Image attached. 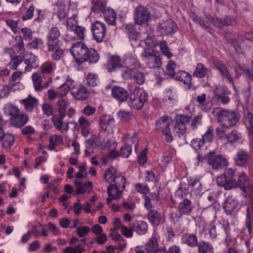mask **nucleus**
Returning <instances> with one entry per match:
<instances>
[{"instance_id":"nucleus-1","label":"nucleus","mask_w":253,"mask_h":253,"mask_svg":"<svg viewBox=\"0 0 253 253\" xmlns=\"http://www.w3.org/2000/svg\"><path fill=\"white\" fill-rule=\"evenodd\" d=\"M212 113L223 128L229 129L234 126L239 120L240 114L236 111L221 108H215Z\"/></svg>"},{"instance_id":"nucleus-2","label":"nucleus","mask_w":253,"mask_h":253,"mask_svg":"<svg viewBox=\"0 0 253 253\" xmlns=\"http://www.w3.org/2000/svg\"><path fill=\"white\" fill-rule=\"evenodd\" d=\"M148 98L147 92L143 89L136 86L129 95L128 104L134 109L140 110L144 106Z\"/></svg>"},{"instance_id":"nucleus-3","label":"nucleus","mask_w":253,"mask_h":253,"mask_svg":"<svg viewBox=\"0 0 253 253\" xmlns=\"http://www.w3.org/2000/svg\"><path fill=\"white\" fill-rule=\"evenodd\" d=\"M207 163L212 169H219L228 165V162L224 156L216 155L214 152H211L206 156Z\"/></svg>"},{"instance_id":"nucleus-4","label":"nucleus","mask_w":253,"mask_h":253,"mask_svg":"<svg viewBox=\"0 0 253 253\" xmlns=\"http://www.w3.org/2000/svg\"><path fill=\"white\" fill-rule=\"evenodd\" d=\"M88 48L85 44L81 42H77L72 46L70 52L78 64L84 63V58Z\"/></svg>"},{"instance_id":"nucleus-5","label":"nucleus","mask_w":253,"mask_h":253,"mask_svg":"<svg viewBox=\"0 0 253 253\" xmlns=\"http://www.w3.org/2000/svg\"><path fill=\"white\" fill-rule=\"evenodd\" d=\"M190 117L183 115H177L175 117V124L173 126V131L178 137L184 134L187 130V125L188 124Z\"/></svg>"},{"instance_id":"nucleus-6","label":"nucleus","mask_w":253,"mask_h":253,"mask_svg":"<svg viewBox=\"0 0 253 253\" xmlns=\"http://www.w3.org/2000/svg\"><path fill=\"white\" fill-rule=\"evenodd\" d=\"M91 32L93 39L97 42H103L106 35V27L104 23L96 20L91 24Z\"/></svg>"},{"instance_id":"nucleus-7","label":"nucleus","mask_w":253,"mask_h":253,"mask_svg":"<svg viewBox=\"0 0 253 253\" xmlns=\"http://www.w3.org/2000/svg\"><path fill=\"white\" fill-rule=\"evenodd\" d=\"M151 13L145 7L139 5L134 10V20L136 24L141 25L148 21L150 19Z\"/></svg>"},{"instance_id":"nucleus-8","label":"nucleus","mask_w":253,"mask_h":253,"mask_svg":"<svg viewBox=\"0 0 253 253\" xmlns=\"http://www.w3.org/2000/svg\"><path fill=\"white\" fill-rule=\"evenodd\" d=\"M239 207V202L232 196H229L222 204V208L227 215H235Z\"/></svg>"},{"instance_id":"nucleus-9","label":"nucleus","mask_w":253,"mask_h":253,"mask_svg":"<svg viewBox=\"0 0 253 253\" xmlns=\"http://www.w3.org/2000/svg\"><path fill=\"white\" fill-rule=\"evenodd\" d=\"M24 57H25L24 61L26 65L25 72H31L32 69L39 67L38 58L32 52H27Z\"/></svg>"},{"instance_id":"nucleus-10","label":"nucleus","mask_w":253,"mask_h":253,"mask_svg":"<svg viewBox=\"0 0 253 253\" xmlns=\"http://www.w3.org/2000/svg\"><path fill=\"white\" fill-rule=\"evenodd\" d=\"M213 64L226 82L231 83L235 86L232 75L223 62L221 61L215 60L214 61Z\"/></svg>"},{"instance_id":"nucleus-11","label":"nucleus","mask_w":253,"mask_h":253,"mask_svg":"<svg viewBox=\"0 0 253 253\" xmlns=\"http://www.w3.org/2000/svg\"><path fill=\"white\" fill-rule=\"evenodd\" d=\"M124 190L116 187L115 185L110 184L107 187L108 197L106 199V204L110 205L113 200L120 199Z\"/></svg>"},{"instance_id":"nucleus-12","label":"nucleus","mask_w":253,"mask_h":253,"mask_svg":"<svg viewBox=\"0 0 253 253\" xmlns=\"http://www.w3.org/2000/svg\"><path fill=\"white\" fill-rule=\"evenodd\" d=\"M72 95L79 100L86 99L89 95V92L83 85L80 84L77 87H73L71 90Z\"/></svg>"},{"instance_id":"nucleus-13","label":"nucleus","mask_w":253,"mask_h":253,"mask_svg":"<svg viewBox=\"0 0 253 253\" xmlns=\"http://www.w3.org/2000/svg\"><path fill=\"white\" fill-rule=\"evenodd\" d=\"M19 101L24 106L25 110L30 113L37 107L39 104L38 99L31 95H29L27 98L20 100Z\"/></svg>"},{"instance_id":"nucleus-14","label":"nucleus","mask_w":253,"mask_h":253,"mask_svg":"<svg viewBox=\"0 0 253 253\" xmlns=\"http://www.w3.org/2000/svg\"><path fill=\"white\" fill-rule=\"evenodd\" d=\"M112 96L120 102H123L127 100L128 94L127 91L123 87L119 86H114L111 90Z\"/></svg>"},{"instance_id":"nucleus-15","label":"nucleus","mask_w":253,"mask_h":253,"mask_svg":"<svg viewBox=\"0 0 253 253\" xmlns=\"http://www.w3.org/2000/svg\"><path fill=\"white\" fill-rule=\"evenodd\" d=\"M250 159L249 153L243 149L239 150L234 158L236 165L240 167H246Z\"/></svg>"},{"instance_id":"nucleus-16","label":"nucleus","mask_w":253,"mask_h":253,"mask_svg":"<svg viewBox=\"0 0 253 253\" xmlns=\"http://www.w3.org/2000/svg\"><path fill=\"white\" fill-rule=\"evenodd\" d=\"M181 241L182 244L191 248L196 247L199 244L196 233H184L181 236Z\"/></svg>"},{"instance_id":"nucleus-17","label":"nucleus","mask_w":253,"mask_h":253,"mask_svg":"<svg viewBox=\"0 0 253 253\" xmlns=\"http://www.w3.org/2000/svg\"><path fill=\"white\" fill-rule=\"evenodd\" d=\"M171 122L170 118L168 116H164L157 121L156 126L157 129L161 130L163 133H167L170 131L169 126Z\"/></svg>"},{"instance_id":"nucleus-18","label":"nucleus","mask_w":253,"mask_h":253,"mask_svg":"<svg viewBox=\"0 0 253 253\" xmlns=\"http://www.w3.org/2000/svg\"><path fill=\"white\" fill-rule=\"evenodd\" d=\"M123 64L124 67L131 68L133 69H137L141 67L140 62L135 55L130 53L124 56Z\"/></svg>"},{"instance_id":"nucleus-19","label":"nucleus","mask_w":253,"mask_h":253,"mask_svg":"<svg viewBox=\"0 0 253 253\" xmlns=\"http://www.w3.org/2000/svg\"><path fill=\"white\" fill-rule=\"evenodd\" d=\"M0 141L4 148H10L14 144L15 136L10 133L5 134L3 129L0 127Z\"/></svg>"},{"instance_id":"nucleus-20","label":"nucleus","mask_w":253,"mask_h":253,"mask_svg":"<svg viewBox=\"0 0 253 253\" xmlns=\"http://www.w3.org/2000/svg\"><path fill=\"white\" fill-rule=\"evenodd\" d=\"M177 209L178 212L183 215H189L192 213L193 209V206L191 201L185 198L182 200L178 204Z\"/></svg>"},{"instance_id":"nucleus-21","label":"nucleus","mask_w":253,"mask_h":253,"mask_svg":"<svg viewBox=\"0 0 253 253\" xmlns=\"http://www.w3.org/2000/svg\"><path fill=\"white\" fill-rule=\"evenodd\" d=\"M131 227L137 234L143 235L147 232L148 225L145 221L135 220L131 224Z\"/></svg>"},{"instance_id":"nucleus-22","label":"nucleus","mask_w":253,"mask_h":253,"mask_svg":"<svg viewBox=\"0 0 253 253\" xmlns=\"http://www.w3.org/2000/svg\"><path fill=\"white\" fill-rule=\"evenodd\" d=\"M230 92L227 89H220L218 92L214 91L213 99L215 101L223 104H228L230 100L229 95Z\"/></svg>"},{"instance_id":"nucleus-23","label":"nucleus","mask_w":253,"mask_h":253,"mask_svg":"<svg viewBox=\"0 0 253 253\" xmlns=\"http://www.w3.org/2000/svg\"><path fill=\"white\" fill-rule=\"evenodd\" d=\"M28 115L25 113H20V112L15 117L10 118L11 125L17 127H22L28 122Z\"/></svg>"},{"instance_id":"nucleus-24","label":"nucleus","mask_w":253,"mask_h":253,"mask_svg":"<svg viewBox=\"0 0 253 253\" xmlns=\"http://www.w3.org/2000/svg\"><path fill=\"white\" fill-rule=\"evenodd\" d=\"M123 62H122L120 56L118 55L111 56L108 60L107 63V68L109 72L120 69L124 66Z\"/></svg>"},{"instance_id":"nucleus-25","label":"nucleus","mask_w":253,"mask_h":253,"mask_svg":"<svg viewBox=\"0 0 253 253\" xmlns=\"http://www.w3.org/2000/svg\"><path fill=\"white\" fill-rule=\"evenodd\" d=\"M159 29L162 34L169 35L175 32V23L171 20H168L160 24Z\"/></svg>"},{"instance_id":"nucleus-26","label":"nucleus","mask_w":253,"mask_h":253,"mask_svg":"<svg viewBox=\"0 0 253 253\" xmlns=\"http://www.w3.org/2000/svg\"><path fill=\"white\" fill-rule=\"evenodd\" d=\"M114 118L108 115H102L99 120V126L100 128L104 131H110L112 130L113 126L114 124Z\"/></svg>"},{"instance_id":"nucleus-27","label":"nucleus","mask_w":253,"mask_h":253,"mask_svg":"<svg viewBox=\"0 0 253 253\" xmlns=\"http://www.w3.org/2000/svg\"><path fill=\"white\" fill-rule=\"evenodd\" d=\"M172 78L182 82L184 84L190 85L191 83V75L184 71L179 70L175 73Z\"/></svg>"},{"instance_id":"nucleus-28","label":"nucleus","mask_w":253,"mask_h":253,"mask_svg":"<svg viewBox=\"0 0 253 253\" xmlns=\"http://www.w3.org/2000/svg\"><path fill=\"white\" fill-rule=\"evenodd\" d=\"M99 59L98 52L92 48H88L84 58V63L87 62L89 64L97 63Z\"/></svg>"},{"instance_id":"nucleus-29","label":"nucleus","mask_w":253,"mask_h":253,"mask_svg":"<svg viewBox=\"0 0 253 253\" xmlns=\"http://www.w3.org/2000/svg\"><path fill=\"white\" fill-rule=\"evenodd\" d=\"M235 71L236 78H239L241 75L244 74L249 83L253 82V72L250 69L238 66L235 68Z\"/></svg>"},{"instance_id":"nucleus-30","label":"nucleus","mask_w":253,"mask_h":253,"mask_svg":"<svg viewBox=\"0 0 253 253\" xmlns=\"http://www.w3.org/2000/svg\"><path fill=\"white\" fill-rule=\"evenodd\" d=\"M105 21L109 25H115L117 14L115 11L111 7L108 8L102 13Z\"/></svg>"},{"instance_id":"nucleus-31","label":"nucleus","mask_w":253,"mask_h":253,"mask_svg":"<svg viewBox=\"0 0 253 253\" xmlns=\"http://www.w3.org/2000/svg\"><path fill=\"white\" fill-rule=\"evenodd\" d=\"M196 101L198 103L200 107L204 111L210 110L212 106L211 102L206 100L205 93L198 95L196 98Z\"/></svg>"},{"instance_id":"nucleus-32","label":"nucleus","mask_w":253,"mask_h":253,"mask_svg":"<svg viewBox=\"0 0 253 253\" xmlns=\"http://www.w3.org/2000/svg\"><path fill=\"white\" fill-rule=\"evenodd\" d=\"M147 216L149 221L154 227L158 226L162 220L161 213L156 210H150Z\"/></svg>"},{"instance_id":"nucleus-33","label":"nucleus","mask_w":253,"mask_h":253,"mask_svg":"<svg viewBox=\"0 0 253 253\" xmlns=\"http://www.w3.org/2000/svg\"><path fill=\"white\" fill-rule=\"evenodd\" d=\"M56 68V63L51 61L44 62L40 67L42 74L44 75H50L52 74Z\"/></svg>"},{"instance_id":"nucleus-34","label":"nucleus","mask_w":253,"mask_h":253,"mask_svg":"<svg viewBox=\"0 0 253 253\" xmlns=\"http://www.w3.org/2000/svg\"><path fill=\"white\" fill-rule=\"evenodd\" d=\"M145 62L149 68H160L162 65L161 58L155 54L148 59H145Z\"/></svg>"},{"instance_id":"nucleus-35","label":"nucleus","mask_w":253,"mask_h":253,"mask_svg":"<svg viewBox=\"0 0 253 253\" xmlns=\"http://www.w3.org/2000/svg\"><path fill=\"white\" fill-rule=\"evenodd\" d=\"M74 184L77 186V194H84L87 191L92 189V182L88 181L84 184L81 182L75 180L74 181Z\"/></svg>"},{"instance_id":"nucleus-36","label":"nucleus","mask_w":253,"mask_h":253,"mask_svg":"<svg viewBox=\"0 0 253 253\" xmlns=\"http://www.w3.org/2000/svg\"><path fill=\"white\" fill-rule=\"evenodd\" d=\"M210 71L204 64L198 63L197 64L195 71L193 73V76L198 78H203L208 74Z\"/></svg>"},{"instance_id":"nucleus-37","label":"nucleus","mask_w":253,"mask_h":253,"mask_svg":"<svg viewBox=\"0 0 253 253\" xmlns=\"http://www.w3.org/2000/svg\"><path fill=\"white\" fill-rule=\"evenodd\" d=\"M126 33L130 40L132 42L139 39L140 35L136 31L135 27L132 24H127L126 26Z\"/></svg>"},{"instance_id":"nucleus-38","label":"nucleus","mask_w":253,"mask_h":253,"mask_svg":"<svg viewBox=\"0 0 253 253\" xmlns=\"http://www.w3.org/2000/svg\"><path fill=\"white\" fill-rule=\"evenodd\" d=\"M92 11L94 13H103L108 8L107 3L105 0H96L93 2Z\"/></svg>"},{"instance_id":"nucleus-39","label":"nucleus","mask_w":253,"mask_h":253,"mask_svg":"<svg viewBox=\"0 0 253 253\" xmlns=\"http://www.w3.org/2000/svg\"><path fill=\"white\" fill-rule=\"evenodd\" d=\"M188 185L191 186L195 193L200 195L203 191V185L199 178H191L188 180Z\"/></svg>"},{"instance_id":"nucleus-40","label":"nucleus","mask_w":253,"mask_h":253,"mask_svg":"<svg viewBox=\"0 0 253 253\" xmlns=\"http://www.w3.org/2000/svg\"><path fill=\"white\" fill-rule=\"evenodd\" d=\"M197 247L199 253H214L213 247L209 242L201 241Z\"/></svg>"},{"instance_id":"nucleus-41","label":"nucleus","mask_w":253,"mask_h":253,"mask_svg":"<svg viewBox=\"0 0 253 253\" xmlns=\"http://www.w3.org/2000/svg\"><path fill=\"white\" fill-rule=\"evenodd\" d=\"M229 42L233 46L236 52L238 54L242 53L243 50L246 48L245 40L241 39H230Z\"/></svg>"},{"instance_id":"nucleus-42","label":"nucleus","mask_w":253,"mask_h":253,"mask_svg":"<svg viewBox=\"0 0 253 253\" xmlns=\"http://www.w3.org/2000/svg\"><path fill=\"white\" fill-rule=\"evenodd\" d=\"M117 175L116 169L111 167L106 170L104 173V178L107 182L111 183L115 180Z\"/></svg>"},{"instance_id":"nucleus-43","label":"nucleus","mask_w":253,"mask_h":253,"mask_svg":"<svg viewBox=\"0 0 253 253\" xmlns=\"http://www.w3.org/2000/svg\"><path fill=\"white\" fill-rule=\"evenodd\" d=\"M86 84L87 85L95 87L100 83L98 75L96 73H88L85 77Z\"/></svg>"},{"instance_id":"nucleus-44","label":"nucleus","mask_w":253,"mask_h":253,"mask_svg":"<svg viewBox=\"0 0 253 253\" xmlns=\"http://www.w3.org/2000/svg\"><path fill=\"white\" fill-rule=\"evenodd\" d=\"M211 22L215 27H222L224 25L232 24V21L228 16H226L223 20L217 17L211 18Z\"/></svg>"},{"instance_id":"nucleus-45","label":"nucleus","mask_w":253,"mask_h":253,"mask_svg":"<svg viewBox=\"0 0 253 253\" xmlns=\"http://www.w3.org/2000/svg\"><path fill=\"white\" fill-rule=\"evenodd\" d=\"M69 103L66 99L63 98L59 99L57 102V106L59 114L62 117H65L66 111L68 108Z\"/></svg>"},{"instance_id":"nucleus-46","label":"nucleus","mask_w":253,"mask_h":253,"mask_svg":"<svg viewBox=\"0 0 253 253\" xmlns=\"http://www.w3.org/2000/svg\"><path fill=\"white\" fill-rule=\"evenodd\" d=\"M117 142L114 140L107 141L104 147L108 149V152L111 157H115L117 156V153L115 152L117 147Z\"/></svg>"},{"instance_id":"nucleus-47","label":"nucleus","mask_w":253,"mask_h":253,"mask_svg":"<svg viewBox=\"0 0 253 253\" xmlns=\"http://www.w3.org/2000/svg\"><path fill=\"white\" fill-rule=\"evenodd\" d=\"M84 251V246L81 244L75 247L68 246L62 249L63 253H82Z\"/></svg>"},{"instance_id":"nucleus-48","label":"nucleus","mask_w":253,"mask_h":253,"mask_svg":"<svg viewBox=\"0 0 253 253\" xmlns=\"http://www.w3.org/2000/svg\"><path fill=\"white\" fill-rule=\"evenodd\" d=\"M5 114L10 116V118L15 117L20 112V109L15 105L12 104H8L4 107Z\"/></svg>"},{"instance_id":"nucleus-49","label":"nucleus","mask_w":253,"mask_h":253,"mask_svg":"<svg viewBox=\"0 0 253 253\" xmlns=\"http://www.w3.org/2000/svg\"><path fill=\"white\" fill-rule=\"evenodd\" d=\"M49 143L48 146V149L51 151L55 149V145L57 142H62L63 141V136L62 135H52L49 136Z\"/></svg>"},{"instance_id":"nucleus-50","label":"nucleus","mask_w":253,"mask_h":253,"mask_svg":"<svg viewBox=\"0 0 253 253\" xmlns=\"http://www.w3.org/2000/svg\"><path fill=\"white\" fill-rule=\"evenodd\" d=\"M158 248V243L154 237H152L145 246V249L148 253H152Z\"/></svg>"},{"instance_id":"nucleus-51","label":"nucleus","mask_w":253,"mask_h":253,"mask_svg":"<svg viewBox=\"0 0 253 253\" xmlns=\"http://www.w3.org/2000/svg\"><path fill=\"white\" fill-rule=\"evenodd\" d=\"M32 79L35 90L41 91L42 89V87L41 85L42 79L40 74L37 72L34 73L32 76Z\"/></svg>"},{"instance_id":"nucleus-52","label":"nucleus","mask_w":253,"mask_h":253,"mask_svg":"<svg viewBox=\"0 0 253 253\" xmlns=\"http://www.w3.org/2000/svg\"><path fill=\"white\" fill-rule=\"evenodd\" d=\"M46 40L47 49L49 52L53 51L57 48H59L62 44L60 40L46 39Z\"/></svg>"},{"instance_id":"nucleus-53","label":"nucleus","mask_w":253,"mask_h":253,"mask_svg":"<svg viewBox=\"0 0 253 253\" xmlns=\"http://www.w3.org/2000/svg\"><path fill=\"white\" fill-rule=\"evenodd\" d=\"M238 186L241 189L249 185V178L245 172H243L238 178Z\"/></svg>"},{"instance_id":"nucleus-54","label":"nucleus","mask_w":253,"mask_h":253,"mask_svg":"<svg viewBox=\"0 0 253 253\" xmlns=\"http://www.w3.org/2000/svg\"><path fill=\"white\" fill-rule=\"evenodd\" d=\"M65 117H62L61 115H56L52 116V120L53 121L54 126L58 130L62 132V127L64 122L62 120Z\"/></svg>"},{"instance_id":"nucleus-55","label":"nucleus","mask_w":253,"mask_h":253,"mask_svg":"<svg viewBox=\"0 0 253 253\" xmlns=\"http://www.w3.org/2000/svg\"><path fill=\"white\" fill-rule=\"evenodd\" d=\"M43 45V42L40 38H35L27 46L30 49H38L42 48Z\"/></svg>"},{"instance_id":"nucleus-56","label":"nucleus","mask_w":253,"mask_h":253,"mask_svg":"<svg viewBox=\"0 0 253 253\" xmlns=\"http://www.w3.org/2000/svg\"><path fill=\"white\" fill-rule=\"evenodd\" d=\"M137 69H135L132 79L137 84L141 85L144 84L145 81V76L142 72Z\"/></svg>"},{"instance_id":"nucleus-57","label":"nucleus","mask_w":253,"mask_h":253,"mask_svg":"<svg viewBox=\"0 0 253 253\" xmlns=\"http://www.w3.org/2000/svg\"><path fill=\"white\" fill-rule=\"evenodd\" d=\"M61 32L59 29L55 26L49 30L46 39L59 40Z\"/></svg>"},{"instance_id":"nucleus-58","label":"nucleus","mask_w":253,"mask_h":253,"mask_svg":"<svg viewBox=\"0 0 253 253\" xmlns=\"http://www.w3.org/2000/svg\"><path fill=\"white\" fill-rule=\"evenodd\" d=\"M226 143H232L237 142L241 138V134L234 130L228 134Z\"/></svg>"},{"instance_id":"nucleus-59","label":"nucleus","mask_w":253,"mask_h":253,"mask_svg":"<svg viewBox=\"0 0 253 253\" xmlns=\"http://www.w3.org/2000/svg\"><path fill=\"white\" fill-rule=\"evenodd\" d=\"M132 152V148L130 145L125 144L120 148L119 156L123 158H128Z\"/></svg>"},{"instance_id":"nucleus-60","label":"nucleus","mask_w":253,"mask_h":253,"mask_svg":"<svg viewBox=\"0 0 253 253\" xmlns=\"http://www.w3.org/2000/svg\"><path fill=\"white\" fill-rule=\"evenodd\" d=\"M176 65L175 63L172 60L169 61L166 69V74L169 77L172 78L175 74V69Z\"/></svg>"},{"instance_id":"nucleus-61","label":"nucleus","mask_w":253,"mask_h":253,"mask_svg":"<svg viewBox=\"0 0 253 253\" xmlns=\"http://www.w3.org/2000/svg\"><path fill=\"white\" fill-rule=\"evenodd\" d=\"M77 18V15L74 14L72 17H70L68 19L66 23V26L68 30L70 29L71 31H73L78 26Z\"/></svg>"},{"instance_id":"nucleus-62","label":"nucleus","mask_w":253,"mask_h":253,"mask_svg":"<svg viewBox=\"0 0 253 253\" xmlns=\"http://www.w3.org/2000/svg\"><path fill=\"white\" fill-rule=\"evenodd\" d=\"M23 61V57L19 55L16 56L12 58L9 63L10 68L15 70Z\"/></svg>"},{"instance_id":"nucleus-63","label":"nucleus","mask_w":253,"mask_h":253,"mask_svg":"<svg viewBox=\"0 0 253 253\" xmlns=\"http://www.w3.org/2000/svg\"><path fill=\"white\" fill-rule=\"evenodd\" d=\"M15 40L16 41L15 46L18 49L17 52L22 53L25 50L23 39L21 36L17 35L15 36Z\"/></svg>"},{"instance_id":"nucleus-64","label":"nucleus","mask_w":253,"mask_h":253,"mask_svg":"<svg viewBox=\"0 0 253 253\" xmlns=\"http://www.w3.org/2000/svg\"><path fill=\"white\" fill-rule=\"evenodd\" d=\"M135 190L141 194L146 195L150 192V188L146 184L138 183L135 185Z\"/></svg>"}]
</instances>
